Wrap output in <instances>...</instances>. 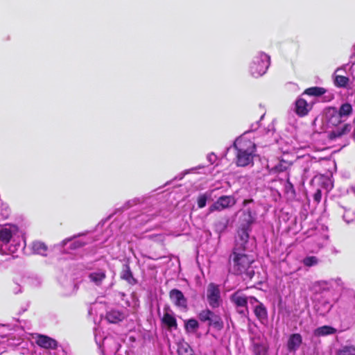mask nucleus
<instances>
[{
	"label": "nucleus",
	"instance_id": "nucleus-1",
	"mask_svg": "<svg viewBox=\"0 0 355 355\" xmlns=\"http://www.w3.org/2000/svg\"><path fill=\"white\" fill-rule=\"evenodd\" d=\"M26 242L22 231L13 224L0 227V254H14L24 250Z\"/></svg>",
	"mask_w": 355,
	"mask_h": 355
},
{
	"label": "nucleus",
	"instance_id": "nucleus-2",
	"mask_svg": "<svg viewBox=\"0 0 355 355\" xmlns=\"http://www.w3.org/2000/svg\"><path fill=\"white\" fill-rule=\"evenodd\" d=\"M252 134L251 130L245 132L232 144V148L236 150L234 162L237 166L245 167L253 164L257 146L251 139Z\"/></svg>",
	"mask_w": 355,
	"mask_h": 355
},
{
	"label": "nucleus",
	"instance_id": "nucleus-3",
	"mask_svg": "<svg viewBox=\"0 0 355 355\" xmlns=\"http://www.w3.org/2000/svg\"><path fill=\"white\" fill-rule=\"evenodd\" d=\"M254 258L246 254L242 250L234 249L230 257L231 270L235 275H245L246 277L252 279L254 271L252 267Z\"/></svg>",
	"mask_w": 355,
	"mask_h": 355
},
{
	"label": "nucleus",
	"instance_id": "nucleus-4",
	"mask_svg": "<svg viewBox=\"0 0 355 355\" xmlns=\"http://www.w3.org/2000/svg\"><path fill=\"white\" fill-rule=\"evenodd\" d=\"M256 214L250 209L243 213L241 222L239 225L236 239V247L237 250H245L248 242L249 234L252 230L251 226L255 222Z\"/></svg>",
	"mask_w": 355,
	"mask_h": 355
},
{
	"label": "nucleus",
	"instance_id": "nucleus-5",
	"mask_svg": "<svg viewBox=\"0 0 355 355\" xmlns=\"http://www.w3.org/2000/svg\"><path fill=\"white\" fill-rule=\"evenodd\" d=\"M324 120L329 127H337L336 130L330 133L331 139L340 137L351 130V125L343 123L345 121L340 116L339 112L336 107H330L325 110Z\"/></svg>",
	"mask_w": 355,
	"mask_h": 355
},
{
	"label": "nucleus",
	"instance_id": "nucleus-6",
	"mask_svg": "<svg viewBox=\"0 0 355 355\" xmlns=\"http://www.w3.org/2000/svg\"><path fill=\"white\" fill-rule=\"evenodd\" d=\"M94 338L101 355H121L120 354L121 344L113 336H103L101 335V331L98 329H96L94 331Z\"/></svg>",
	"mask_w": 355,
	"mask_h": 355
},
{
	"label": "nucleus",
	"instance_id": "nucleus-7",
	"mask_svg": "<svg viewBox=\"0 0 355 355\" xmlns=\"http://www.w3.org/2000/svg\"><path fill=\"white\" fill-rule=\"evenodd\" d=\"M342 286V281L340 278L331 279L328 281H319L313 286V291L315 296L333 297L336 288Z\"/></svg>",
	"mask_w": 355,
	"mask_h": 355
},
{
	"label": "nucleus",
	"instance_id": "nucleus-8",
	"mask_svg": "<svg viewBox=\"0 0 355 355\" xmlns=\"http://www.w3.org/2000/svg\"><path fill=\"white\" fill-rule=\"evenodd\" d=\"M83 234L74 235L64 239L62 242L55 245V248L63 252L69 253V250H76L91 242L88 237H81Z\"/></svg>",
	"mask_w": 355,
	"mask_h": 355
},
{
	"label": "nucleus",
	"instance_id": "nucleus-9",
	"mask_svg": "<svg viewBox=\"0 0 355 355\" xmlns=\"http://www.w3.org/2000/svg\"><path fill=\"white\" fill-rule=\"evenodd\" d=\"M316 300L314 309L320 315H325L333 307L334 298L333 297L315 296Z\"/></svg>",
	"mask_w": 355,
	"mask_h": 355
},
{
	"label": "nucleus",
	"instance_id": "nucleus-10",
	"mask_svg": "<svg viewBox=\"0 0 355 355\" xmlns=\"http://www.w3.org/2000/svg\"><path fill=\"white\" fill-rule=\"evenodd\" d=\"M207 298L209 305L212 309H216L220 306L222 300L218 286L214 283H211L208 285L207 290Z\"/></svg>",
	"mask_w": 355,
	"mask_h": 355
},
{
	"label": "nucleus",
	"instance_id": "nucleus-11",
	"mask_svg": "<svg viewBox=\"0 0 355 355\" xmlns=\"http://www.w3.org/2000/svg\"><path fill=\"white\" fill-rule=\"evenodd\" d=\"M230 300L235 305L239 314L245 315L248 313L247 304L249 302V298L241 292L237 291L232 294Z\"/></svg>",
	"mask_w": 355,
	"mask_h": 355
},
{
	"label": "nucleus",
	"instance_id": "nucleus-12",
	"mask_svg": "<svg viewBox=\"0 0 355 355\" xmlns=\"http://www.w3.org/2000/svg\"><path fill=\"white\" fill-rule=\"evenodd\" d=\"M340 311L345 313H352L355 311V291L349 290L340 302Z\"/></svg>",
	"mask_w": 355,
	"mask_h": 355
},
{
	"label": "nucleus",
	"instance_id": "nucleus-13",
	"mask_svg": "<svg viewBox=\"0 0 355 355\" xmlns=\"http://www.w3.org/2000/svg\"><path fill=\"white\" fill-rule=\"evenodd\" d=\"M249 303L254 306V313L257 318L262 324L268 322V311L263 303L260 302L256 297H250Z\"/></svg>",
	"mask_w": 355,
	"mask_h": 355
},
{
	"label": "nucleus",
	"instance_id": "nucleus-14",
	"mask_svg": "<svg viewBox=\"0 0 355 355\" xmlns=\"http://www.w3.org/2000/svg\"><path fill=\"white\" fill-rule=\"evenodd\" d=\"M236 204L234 197L232 196H222L209 208V213L215 211H221Z\"/></svg>",
	"mask_w": 355,
	"mask_h": 355
},
{
	"label": "nucleus",
	"instance_id": "nucleus-15",
	"mask_svg": "<svg viewBox=\"0 0 355 355\" xmlns=\"http://www.w3.org/2000/svg\"><path fill=\"white\" fill-rule=\"evenodd\" d=\"M169 297L176 306L181 309L187 308V300L181 291L176 288L172 289L169 293Z\"/></svg>",
	"mask_w": 355,
	"mask_h": 355
},
{
	"label": "nucleus",
	"instance_id": "nucleus-16",
	"mask_svg": "<svg viewBox=\"0 0 355 355\" xmlns=\"http://www.w3.org/2000/svg\"><path fill=\"white\" fill-rule=\"evenodd\" d=\"M88 277L92 283L100 286L106 278V269L103 266L96 268L89 274Z\"/></svg>",
	"mask_w": 355,
	"mask_h": 355
},
{
	"label": "nucleus",
	"instance_id": "nucleus-17",
	"mask_svg": "<svg viewBox=\"0 0 355 355\" xmlns=\"http://www.w3.org/2000/svg\"><path fill=\"white\" fill-rule=\"evenodd\" d=\"M302 343V337L300 334H292L287 341V349L290 352H295Z\"/></svg>",
	"mask_w": 355,
	"mask_h": 355
},
{
	"label": "nucleus",
	"instance_id": "nucleus-18",
	"mask_svg": "<svg viewBox=\"0 0 355 355\" xmlns=\"http://www.w3.org/2000/svg\"><path fill=\"white\" fill-rule=\"evenodd\" d=\"M36 343L39 346L45 349H54L58 346V343L55 340L44 335H39Z\"/></svg>",
	"mask_w": 355,
	"mask_h": 355
},
{
	"label": "nucleus",
	"instance_id": "nucleus-19",
	"mask_svg": "<svg viewBox=\"0 0 355 355\" xmlns=\"http://www.w3.org/2000/svg\"><path fill=\"white\" fill-rule=\"evenodd\" d=\"M311 107L312 105L307 103L303 98H298L295 102V112L299 116L306 115Z\"/></svg>",
	"mask_w": 355,
	"mask_h": 355
},
{
	"label": "nucleus",
	"instance_id": "nucleus-20",
	"mask_svg": "<svg viewBox=\"0 0 355 355\" xmlns=\"http://www.w3.org/2000/svg\"><path fill=\"white\" fill-rule=\"evenodd\" d=\"M252 64L259 67H270V57L264 52H259L254 56Z\"/></svg>",
	"mask_w": 355,
	"mask_h": 355
},
{
	"label": "nucleus",
	"instance_id": "nucleus-21",
	"mask_svg": "<svg viewBox=\"0 0 355 355\" xmlns=\"http://www.w3.org/2000/svg\"><path fill=\"white\" fill-rule=\"evenodd\" d=\"M120 277L122 279L126 281L130 285H135L137 284L136 279L133 277V274L130 270V268L128 263L123 264L122 270L120 274Z\"/></svg>",
	"mask_w": 355,
	"mask_h": 355
},
{
	"label": "nucleus",
	"instance_id": "nucleus-22",
	"mask_svg": "<svg viewBox=\"0 0 355 355\" xmlns=\"http://www.w3.org/2000/svg\"><path fill=\"white\" fill-rule=\"evenodd\" d=\"M162 323L168 329H177V320L171 311H166L162 318Z\"/></svg>",
	"mask_w": 355,
	"mask_h": 355
},
{
	"label": "nucleus",
	"instance_id": "nucleus-23",
	"mask_svg": "<svg viewBox=\"0 0 355 355\" xmlns=\"http://www.w3.org/2000/svg\"><path fill=\"white\" fill-rule=\"evenodd\" d=\"M343 68H338L334 73V84L339 87H345L348 85L349 78L340 73Z\"/></svg>",
	"mask_w": 355,
	"mask_h": 355
},
{
	"label": "nucleus",
	"instance_id": "nucleus-24",
	"mask_svg": "<svg viewBox=\"0 0 355 355\" xmlns=\"http://www.w3.org/2000/svg\"><path fill=\"white\" fill-rule=\"evenodd\" d=\"M31 249L33 253L40 254L41 256H46L48 248L46 245L39 241H35L32 243Z\"/></svg>",
	"mask_w": 355,
	"mask_h": 355
},
{
	"label": "nucleus",
	"instance_id": "nucleus-25",
	"mask_svg": "<svg viewBox=\"0 0 355 355\" xmlns=\"http://www.w3.org/2000/svg\"><path fill=\"white\" fill-rule=\"evenodd\" d=\"M336 332V329L332 327L324 325L318 327L314 330V335L315 336H324L330 334H334Z\"/></svg>",
	"mask_w": 355,
	"mask_h": 355
},
{
	"label": "nucleus",
	"instance_id": "nucleus-26",
	"mask_svg": "<svg viewBox=\"0 0 355 355\" xmlns=\"http://www.w3.org/2000/svg\"><path fill=\"white\" fill-rule=\"evenodd\" d=\"M208 325L212 327L216 330H220L223 327V322L218 315L215 314L212 311V315L210 317Z\"/></svg>",
	"mask_w": 355,
	"mask_h": 355
},
{
	"label": "nucleus",
	"instance_id": "nucleus-27",
	"mask_svg": "<svg viewBox=\"0 0 355 355\" xmlns=\"http://www.w3.org/2000/svg\"><path fill=\"white\" fill-rule=\"evenodd\" d=\"M106 318L110 323H116L123 320V314L119 311L111 310L107 312Z\"/></svg>",
	"mask_w": 355,
	"mask_h": 355
},
{
	"label": "nucleus",
	"instance_id": "nucleus-28",
	"mask_svg": "<svg viewBox=\"0 0 355 355\" xmlns=\"http://www.w3.org/2000/svg\"><path fill=\"white\" fill-rule=\"evenodd\" d=\"M338 111L340 116L345 121L352 112V106L349 103H345L341 105Z\"/></svg>",
	"mask_w": 355,
	"mask_h": 355
},
{
	"label": "nucleus",
	"instance_id": "nucleus-29",
	"mask_svg": "<svg viewBox=\"0 0 355 355\" xmlns=\"http://www.w3.org/2000/svg\"><path fill=\"white\" fill-rule=\"evenodd\" d=\"M288 167V163L286 161L281 160L275 166L270 168L268 166V169L270 173L275 174L280 172L285 171Z\"/></svg>",
	"mask_w": 355,
	"mask_h": 355
},
{
	"label": "nucleus",
	"instance_id": "nucleus-30",
	"mask_svg": "<svg viewBox=\"0 0 355 355\" xmlns=\"http://www.w3.org/2000/svg\"><path fill=\"white\" fill-rule=\"evenodd\" d=\"M327 90L323 87H313L305 90L304 95L320 96L326 93Z\"/></svg>",
	"mask_w": 355,
	"mask_h": 355
},
{
	"label": "nucleus",
	"instance_id": "nucleus-31",
	"mask_svg": "<svg viewBox=\"0 0 355 355\" xmlns=\"http://www.w3.org/2000/svg\"><path fill=\"white\" fill-rule=\"evenodd\" d=\"M228 220L227 218H220L214 223V230L219 234L223 232L227 227Z\"/></svg>",
	"mask_w": 355,
	"mask_h": 355
},
{
	"label": "nucleus",
	"instance_id": "nucleus-32",
	"mask_svg": "<svg viewBox=\"0 0 355 355\" xmlns=\"http://www.w3.org/2000/svg\"><path fill=\"white\" fill-rule=\"evenodd\" d=\"M199 328V323L198 322L194 319L191 318L186 321L185 322V329L188 332H196Z\"/></svg>",
	"mask_w": 355,
	"mask_h": 355
},
{
	"label": "nucleus",
	"instance_id": "nucleus-33",
	"mask_svg": "<svg viewBox=\"0 0 355 355\" xmlns=\"http://www.w3.org/2000/svg\"><path fill=\"white\" fill-rule=\"evenodd\" d=\"M336 355H355V346L352 345L342 346L337 351Z\"/></svg>",
	"mask_w": 355,
	"mask_h": 355
},
{
	"label": "nucleus",
	"instance_id": "nucleus-34",
	"mask_svg": "<svg viewBox=\"0 0 355 355\" xmlns=\"http://www.w3.org/2000/svg\"><path fill=\"white\" fill-rule=\"evenodd\" d=\"M253 352L255 355H266L268 348L263 343H254L253 344Z\"/></svg>",
	"mask_w": 355,
	"mask_h": 355
},
{
	"label": "nucleus",
	"instance_id": "nucleus-35",
	"mask_svg": "<svg viewBox=\"0 0 355 355\" xmlns=\"http://www.w3.org/2000/svg\"><path fill=\"white\" fill-rule=\"evenodd\" d=\"M10 211L6 203L0 201V223L8 218Z\"/></svg>",
	"mask_w": 355,
	"mask_h": 355
},
{
	"label": "nucleus",
	"instance_id": "nucleus-36",
	"mask_svg": "<svg viewBox=\"0 0 355 355\" xmlns=\"http://www.w3.org/2000/svg\"><path fill=\"white\" fill-rule=\"evenodd\" d=\"M268 68H249L248 73L252 78H258L266 73Z\"/></svg>",
	"mask_w": 355,
	"mask_h": 355
},
{
	"label": "nucleus",
	"instance_id": "nucleus-37",
	"mask_svg": "<svg viewBox=\"0 0 355 355\" xmlns=\"http://www.w3.org/2000/svg\"><path fill=\"white\" fill-rule=\"evenodd\" d=\"M212 315V311L209 309H205L201 311L198 317L199 320L202 322H208L209 321L210 317Z\"/></svg>",
	"mask_w": 355,
	"mask_h": 355
},
{
	"label": "nucleus",
	"instance_id": "nucleus-38",
	"mask_svg": "<svg viewBox=\"0 0 355 355\" xmlns=\"http://www.w3.org/2000/svg\"><path fill=\"white\" fill-rule=\"evenodd\" d=\"M319 262V259L315 256H309L305 257L302 263L305 266L311 267L316 266Z\"/></svg>",
	"mask_w": 355,
	"mask_h": 355
},
{
	"label": "nucleus",
	"instance_id": "nucleus-39",
	"mask_svg": "<svg viewBox=\"0 0 355 355\" xmlns=\"http://www.w3.org/2000/svg\"><path fill=\"white\" fill-rule=\"evenodd\" d=\"M210 194L205 193L203 194H200L197 200L198 206L199 208H203L206 206L207 201L209 198Z\"/></svg>",
	"mask_w": 355,
	"mask_h": 355
},
{
	"label": "nucleus",
	"instance_id": "nucleus-40",
	"mask_svg": "<svg viewBox=\"0 0 355 355\" xmlns=\"http://www.w3.org/2000/svg\"><path fill=\"white\" fill-rule=\"evenodd\" d=\"M284 189H285V191L287 193H291L292 194L295 193L294 187H293V184L290 182L288 178H287L286 181L284 182Z\"/></svg>",
	"mask_w": 355,
	"mask_h": 355
},
{
	"label": "nucleus",
	"instance_id": "nucleus-41",
	"mask_svg": "<svg viewBox=\"0 0 355 355\" xmlns=\"http://www.w3.org/2000/svg\"><path fill=\"white\" fill-rule=\"evenodd\" d=\"M207 159L210 164H213L216 162L217 156L214 153H211L207 155Z\"/></svg>",
	"mask_w": 355,
	"mask_h": 355
},
{
	"label": "nucleus",
	"instance_id": "nucleus-42",
	"mask_svg": "<svg viewBox=\"0 0 355 355\" xmlns=\"http://www.w3.org/2000/svg\"><path fill=\"white\" fill-rule=\"evenodd\" d=\"M321 197H322L321 191L320 190H318L314 194L315 201L319 202L321 200Z\"/></svg>",
	"mask_w": 355,
	"mask_h": 355
},
{
	"label": "nucleus",
	"instance_id": "nucleus-43",
	"mask_svg": "<svg viewBox=\"0 0 355 355\" xmlns=\"http://www.w3.org/2000/svg\"><path fill=\"white\" fill-rule=\"evenodd\" d=\"M197 168H192L189 170H187V171H184V173L181 175V176L180 177V179H182L183 178V177L186 175V174H188L191 172H193Z\"/></svg>",
	"mask_w": 355,
	"mask_h": 355
},
{
	"label": "nucleus",
	"instance_id": "nucleus-44",
	"mask_svg": "<svg viewBox=\"0 0 355 355\" xmlns=\"http://www.w3.org/2000/svg\"><path fill=\"white\" fill-rule=\"evenodd\" d=\"M348 193H352L355 195V182L347 189Z\"/></svg>",
	"mask_w": 355,
	"mask_h": 355
},
{
	"label": "nucleus",
	"instance_id": "nucleus-45",
	"mask_svg": "<svg viewBox=\"0 0 355 355\" xmlns=\"http://www.w3.org/2000/svg\"><path fill=\"white\" fill-rule=\"evenodd\" d=\"M351 64V67H353L355 64V55H352L350 58L349 62L347 64V65Z\"/></svg>",
	"mask_w": 355,
	"mask_h": 355
},
{
	"label": "nucleus",
	"instance_id": "nucleus-46",
	"mask_svg": "<svg viewBox=\"0 0 355 355\" xmlns=\"http://www.w3.org/2000/svg\"><path fill=\"white\" fill-rule=\"evenodd\" d=\"M138 200H129L128 202H127V205L128 207H131L133 205L136 204V202Z\"/></svg>",
	"mask_w": 355,
	"mask_h": 355
},
{
	"label": "nucleus",
	"instance_id": "nucleus-47",
	"mask_svg": "<svg viewBox=\"0 0 355 355\" xmlns=\"http://www.w3.org/2000/svg\"><path fill=\"white\" fill-rule=\"evenodd\" d=\"M343 220H344L345 221H346L347 223H349V220H347V219L346 218L345 215H343Z\"/></svg>",
	"mask_w": 355,
	"mask_h": 355
},
{
	"label": "nucleus",
	"instance_id": "nucleus-48",
	"mask_svg": "<svg viewBox=\"0 0 355 355\" xmlns=\"http://www.w3.org/2000/svg\"><path fill=\"white\" fill-rule=\"evenodd\" d=\"M202 168V166H199L198 167V168Z\"/></svg>",
	"mask_w": 355,
	"mask_h": 355
},
{
	"label": "nucleus",
	"instance_id": "nucleus-49",
	"mask_svg": "<svg viewBox=\"0 0 355 355\" xmlns=\"http://www.w3.org/2000/svg\"><path fill=\"white\" fill-rule=\"evenodd\" d=\"M354 50H355V44H354Z\"/></svg>",
	"mask_w": 355,
	"mask_h": 355
}]
</instances>
